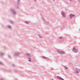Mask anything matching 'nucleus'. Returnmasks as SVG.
Listing matches in <instances>:
<instances>
[{
	"label": "nucleus",
	"instance_id": "nucleus-1",
	"mask_svg": "<svg viewBox=\"0 0 80 80\" xmlns=\"http://www.w3.org/2000/svg\"><path fill=\"white\" fill-rule=\"evenodd\" d=\"M58 53H60V54H61V55H62V54H64V52L63 51H62L60 50H58Z\"/></svg>",
	"mask_w": 80,
	"mask_h": 80
},
{
	"label": "nucleus",
	"instance_id": "nucleus-2",
	"mask_svg": "<svg viewBox=\"0 0 80 80\" xmlns=\"http://www.w3.org/2000/svg\"><path fill=\"white\" fill-rule=\"evenodd\" d=\"M73 52H74L75 53H77V49H76V48H74L73 50Z\"/></svg>",
	"mask_w": 80,
	"mask_h": 80
},
{
	"label": "nucleus",
	"instance_id": "nucleus-3",
	"mask_svg": "<svg viewBox=\"0 0 80 80\" xmlns=\"http://www.w3.org/2000/svg\"><path fill=\"white\" fill-rule=\"evenodd\" d=\"M80 69H76L75 70V72H76L77 73H78L79 72H80Z\"/></svg>",
	"mask_w": 80,
	"mask_h": 80
},
{
	"label": "nucleus",
	"instance_id": "nucleus-4",
	"mask_svg": "<svg viewBox=\"0 0 80 80\" xmlns=\"http://www.w3.org/2000/svg\"><path fill=\"white\" fill-rule=\"evenodd\" d=\"M75 15H74L71 14L70 15V17L71 18H72L73 17H74Z\"/></svg>",
	"mask_w": 80,
	"mask_h": 80
},
{
	"label": "nucleus",
	"instance_id": "nucleus-5",
	"mask_svg": "<svg viewBox=\"0 0 80 80\" xmlns=\"http://www.w3.org/2000/svg\"><path fill=\"white\" fill-rule=\"evenodd\" d=\"M62 15L63 17H65V13L63 12H62Z\"/></svg>",
	"mask_w": 80,
	"mask_h": 80
},
{
	"label": "nucleus",
	"instance_id": "nucleus-6",
	"mask_svg": "<svg viewBox=\"0 0 80 80\" xmlns=\"http://www.w3.org/2000/svg\"><path fill=\"white\" fill-rule=\"evenodd\" d=\"M27 57H31V55L30 54H27Z\"/></svg>",
	"mask_w": 80,
	"mask_h": 80
},
{
	"label": "nucleus",
	"instance_id": "nucleus-7",
	"mask_svg": "<svg viewBox=\"0 0 80 80\" xmlns=\"http://www.w3.org/2000/svg\"><path fill=\"white\" fill-rule=\"evenodd\" d=\"M25 23H27V24H28V23H29V22H27V21H25Z\"/></svg>",
	"mask_w": 80,
	"mask_h": 80
},
{
	"label": "nucleus",
	"instance_id": "nucleus-8",
	"mask_svg": "<svg viewBox=\"0 0 80 80\" xmlns=\"http://www.w3.org/2000/svg\"><path fill=\"white\" fill-rule=\"evenodd\" d=\"M64 68H66V69H68V68H67V67L66 66L64 67Z\"/></svg>",
	"mask_w": 80,
	"mask_h": 80
},
{
	"label": "nucleus",
	"instance_id": "nucleus-9",
	"mask_svg": "<svg viewBox=\"0 0 80 80\" xmlns=\"http://www.w3.org/2000/svg\"><path fill=\"white\" fill-rule=\"evenodd\" d=\"M29 59H30V60H29V62H31V59L30 58H29Z\"/></svg>",
	"mask_w": 80,
	"mask_h": 80
},
{
	"label": "nucleus",
	"instance_id": "nucleus-10",
	"mask_svg": "<svg viewBox=\"0 0 80 80\" xmlns=\"http://www.w3.org/2000/svg\"><path fill=\"white\" fill-rule=\"evenodd\" d=\"M8 27L9 28H11V26H8Z\"/></svg>",
	"mask_w": 80,
	"mask_h": 80
},
{
	"label": "nucleus",
	"instance_id": "nucleus-11",
	"mask_svg": "<svg viewBox=\"0 0 80 80\" xmlns=\"http://www.w3.org/2000/svg\"><path fill=\"white\" fill-rule=\"evenodd\" d=\"M60 38L61 39H62V38Z\"/></svg>",
	"mask_w": 80,
	"mask_h": 80
},
{
	"label": "nucleus",
	"instance_id": "nucleus-12",
	"mask_svg": "<svg viewBox=\"0 0 80 80\" xmlns=\"http://www.w3.org/2000/svg\"><path fill=\"white\" fill-rule=\"evenodd\" d=\"M43 58H45V57H43Z\"/></svg>",
	"mask_w": 80,
	"mask_h": 80
},
{
	"label": "nucleus",
	"instance_id": "nucleus-13",
	"mask_svg": "<svg viewBox=\"0 0 80 80\" xmlns=\"http://www.w3.org/2000/svg\"><path fill=\"white\" fill-rule=\"evenodd\" d=\"M70 0V1H72V0Z\"/></svg>",
	"mask_w": 80,
	"mask_h": 80
},
{
	"label": "nucleus",
	"instance_id": "nucleus-14",
	"mask_svg": "<svg viewBox=\"0 0 80 80\" xmlns=\"http://www.w3.org/2000/svg\"><path fill=\"white\" fill-rule=\"evenodd\" d=\"M41 38H42V37H41Z\"/></svg>",
	"mask_w": 80,
	"mask_h": 80
},
{
	"label": "nucleus",
	"instance_id": "nucleus-15",
	"mask_svg": "<svg viewBox=\"0 0 80 80\" xmlns=\"http://www.w3.org/2000/svg\"><path fill=\"white\" fill-rule=\"evenodd\" d=\"M79 2H80V0H79Z\"/></svg>",
	"mask_w": 80,
	"mask_h": 80
}]
</instances>
